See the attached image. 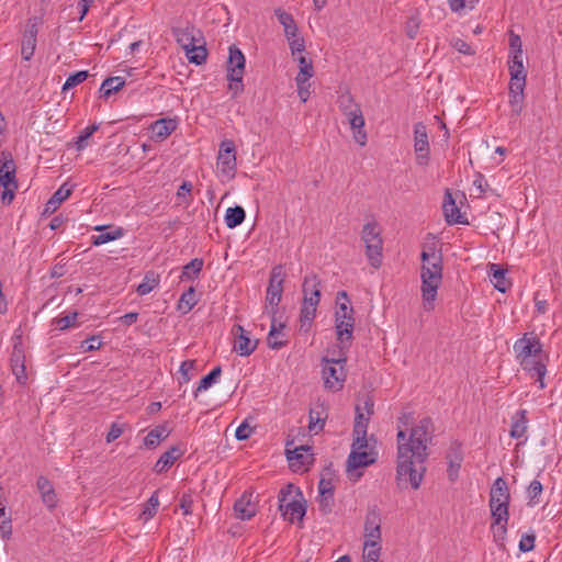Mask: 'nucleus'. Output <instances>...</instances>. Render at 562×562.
Returning <instances> with one entry per match:
<instances>
[{
  "label": "nucleus",
  "mask_w": 562,
  "mask_h": 562,
  "mask_svg": "<svg viewBox=\"0 0 562 562\" xmlns=\"http://www.w3.org/2000/svg\"><path fill=\"white\" fill-rule=\"evenodd\" d=\"M434 424L431 418H422L412 429L409 436L403 429L396 435V480L408 483L417 490L426 472L425 462L428 459V445L432 440Z\"/></svg>",
  "instance_id": "nucleus-1"
},
{
  "label": "nucleus",
  "mask_w": 562,
  "mask_h": 562,
  "mask_svg": "<svg viewBox=\"0 0 562 562\" xmlns=\"http://www.w3.org/2000/svg\"><path fill=\"white\" fill-rule=\"evenodd\" d=\"M510 493L504 477H497L490 491L488 506L492 516L491 530L493 539L499 547H504L509 519Z\"/></svg>",
  "instance_id": "nucleus-2"
},
{
  "label": "nucleus",
  "mask_w": 562,
  "mask_h": 562,
  "mask_svg": "<svg viewBox=\"0 0 562 562\" xmlns=\"http://www.w3.org/2000/svg\"><path fill=\"white\" fill-rule=\"evenodd\" d=\"M422 303L426 312L435 310L438 289L442 283V257L434 248L424 250L420 255Z\"/></svg>",
  "instance_id": "nucleus-3"
},
{
  "label": "nucleus",
  "mask_w": 562,
  "mask_h": 562,
  "mask_svg": "<svg viewBox=\"0 0 562 562\" xmlns=\"http://www.w3.org/2000/svg\"><path fill=\"white\" fill-rule=\"evenodd\" d=\"M322 283L319 278L311 273L304 277L302 284L303 301L300 311V329L308 331L316 316L317 306L321 301Z\"/></svg>",
  "instance_id": "nucleus-4"
},
{
  "label": "nucleus",
  "mask_w": 562,
  "mask_h": 562,
  "mask_svg": "<svg viewBox=\"0 0 562 562\" xmlns=\"http://www.w3.org/2000/svg\"><path fill=\"white\" fill-rule=\"evenodd\" d=\"M516 360L522 370L535 369L538 362L548 361L549 356L543 352L540 339L533 333H526L514 344Z\"/></svg>",
  "instance_id": "nucleus-5"
},
{
  "label": "nucleus",
  "mask_w": 562,
  "mask_h": 562,
  "mask_svg": "<svg viewBox=\"0 0 562 562\" xmlns=\"http://www.w3.org/2000/svg\"><path fill=\"white\" fill-rule=\"evenodd\" d=\"M338 307L335 314V328L337 340L340 341V351L347 350L350 346L355 326L353 308L349 305L348 295L345 291L337 294Z\"/></svg>",
  "instance_id": "nucleus-6"
},
{
  "label": "nucleus",
  "mask_w": 562,
  "mask_h": 562,
  "mask_svg": "<svg viewBox=\"0 0 562 562\" xmlns=\"http://www.w3.org/2000/svg\"><path fill=\"white\" fill-rule=\"evenodd\" d=\"M368 446L366 426L358 422L353 426L352 450L347 460L348 471L368 467L375 461L374 453L368 451Z\"/></svg>",
  "instance_id": "nucleus-7"
},
{
  "label": "nucleus",
  "mask_w": 562,
  "mask_h": 562,
  "mask_svg": "<svg viewBox=\"0 0 562 562\" xmlns=\"http://www.w3.org/2000/svg\"><path fill=\"white\" fill-rule=\"evenodd\" d=\"M178 44L184 50L186 57L190 63L201 65L206 60L207 50L201 32L193 26L187 27L178 33Z\"/></svg>",
  "instance_id": "nucleus-8"
},
{
  "label": "nucleus",
  "mask_w": 562,
  "mask_h": 562,
  "mask_svg": "<svg viewBox=\"0 0 562 562\" xmlns=\"http://www.w3.org/2000/svg\"><path fill=\"white\" fill-rule=\"evenodd\" d=\"M347 350H339L338 358H323V380L325 387L331 391H340L347 378L345 363L347 361Z\"/></svg>",
  "instance_id": "nucleus-9"
},
{
  "label": "nucleus",
  "mask_w": 562,
  "mask_h": 562,
  "mask_svg": "<svg viewBox=\"0 0 562 562\" xmlns=\"http://www.w3.org/2000/svg\"><path fill=\"white\" fill-rule=\"evenodd\" d=\"M361 239L366 245V255L370 265L375 269L379 268L382 263L383 240L378 223H367L362 228Z\"/></svg>",
  "instance_id": "nucleus-10"
},
{
  "label": "nucleus",
  "mask_w": 562,
  "mask_h": 562,
  "mask_svg": "<svg viewBox=\"0 0 562 562\" xmlns=\"http://www.w3.org/2000/svg\"><path fill=\"white\" fill-rule=\"evenodd\" d=\"M0 164V186L3 188L1 200L4 204H10L18 190L15 179L16 167L11 156L4 151L1 153Z\"/></svg>",
  "instance_id": "nucleus-11"
},
{
  "label": "nucleus",
  "mask_w": 562,
  "mask_h": 562,
  "mask_svg": "<svg viewBox=\"0 0 562 562\" xmlns=\"http://www.w3.org/2000/svg\"><path fill=\"white\" fill-rule=\"evenodd\" d=\"M236 166L234 143L232 140L222 142L216 162L218 173L229 180L235 176Z\"/></svg>",
  "instance_id": "nucleus-12"
},
{
  "label": "nucleus",
  "mask_w": 562,
  "mask_h": 562,
  "mask_svg": "<svg viewBox=\"0 0 562 562\" xmlns=\"http://www.w3.org/2000/svg\"><path fill=\"white\" fill-rule=\"evenodd\" d=\"M284 278L285 273L282 266H277L272 269L266 295L267 307L270 308L272 314L276 313L281 301Z\"/></svg>",
  "instance_id": "nucleus-13"
},
{
  "label": "nucleus",
  "mask_w": 562,
  "mask_h": 562,
  "mask_svg": "<svg viewBox=\"0 0 562 562\" xmlns=\"http://www.w3.org/2000/svg\"><path fill=\"white\" fill-rule=\"evenodd\" d=\"M414 150L416 154V162L420 166L428 165L430 147L427 127L423 122H418L414 125Z\"/></svg>",
  "instance_id": "nucleus-14"
},
{
  "label": "nucleus",
  "mask_w": 562,
  "mask_h": 562,
  "mask_svg": "<svg viewBox=\"0 0 562 562\" xmlns=\"http://www.w3.org/2000/svg\"><path fill=\"white\" fill-rule=\"evenodd\" d=\"M232 333L235 336L234 350L239 356L247 357L256 350L258 340L252 339L243 326L234 325Z\"/></svg>",
  "instance_id": "nucleus-15"
},
{
  "label": "nucleus",
  "mask_w": 562,
  "mask_h": 562,
  "mask_svg": "<svg viewBox=\"0 0 562 562\" xmlns=\"http://www.w3.org/2000/svg\"><path fill=\"white\" fill-rule=\"evenodd\" d=\"M310 450L308 446H300L293 450H286V458L293 471L304 472L308 469V465L313 462V456L310 453Z\"/></svg>",
  "instance_id": "nucleus-16"
},
{
  "label": "nucleus",
  "mask_w": 562,
  "mask_h": 562,
  "mask_svg": "<svg viewBox=\"0 0 562 562\" xmlns=\"http://www.w3.org/2000/svg\"><path fill=\"white\" fill-rule=\"evenodd\" d=\"M353 131V138L360 146H364L368 140L367 132L364 131V117L360 106L357 110L348 111L344 114Z\"/></svg>",
  "instance_id": "nucleus-17"
},
{
  "label": "nucleus",
  "mask_w": 562,
  "mask_h": 562,
  "mask_svg": "<svg viewBox=\"0 0 562 562\" xmlns=\"http://www.w3.org/2000/svg\"><path fill=\"white\" fill-rule=\"evenodd\" d=\"M334 485L330 480L324 477L318 483V506L323 514L331 513L334 508Z\"/></svg>",
  "instance_id": "nucleus-18"
},
{
  "label": "nucleus",
  "mask_w": 562,
  "mask_h": 562,
  "mask_svg": "<svg viewBox=\"0 0 562 562\" xmlns=\"http://www.w3.org/2000/svg\"><path fill=\"white\" fill-rule=\"evenodd\" d=\"M176 131V120L160 119L149 125L150 138L162 142Z\"/></svg>",
  "instance_id": "nucleus-19"
},
{
  "label": "nucleus",
  "mask_w": 562,
  "mask_h": 562,
  "mask_svg": "<svg viewBox=\"0 0 562 562\" xmlns=\"http://www.w3.org/2000/svg\"><path fill=\"white\" fill-rule=\"evenodd\" d=\"M12 373L15 375L16 381L21 384H24L27 380L26 369H25V357L21 347L14 346L11 358H10Z\"/></svg>",
  "instance_id": "nucleus-20"
},
{
  "label": "nucleus",
  "mask_w": 562,
  "mask_h": 562,
  "mask_svg": "<svg viewBox=\"0 0 562 562\" xmlns=\"http://www.w3.org/2000/svg\"><path fill=\"white\" fill-rule=\"evenodd\" d=\"M94 231L100 232V234L91 237L93 246H100L109 241L116 240L124 235V229L122 227H112L108 225L95 226Z\"/></svg>",
  "instance_id": "nucleus-21"
},
{
  "label": "nucleus",
  "mask_w": 562,
  "mask_h": 562,
  "mask_svg": "<svg viewBox=\"0 0 562 562\" xmlns=\"http://www.w3.org/2000/svg\"><path fill=\"white\" fill-rule=\"evenodd\" d=\"M528 418L527 411L519 409L512 416V425L509 430V436L514 439H527L526 434L528 430Z\"/></svg>",
  "instance_id": "nucleus-22"
},
{
  "label": "nucleus",
  "mask_w": 562,
  "mask_h": 562,
  "mask_svg": "<svg viewBox=\"0 0 562 562\" xmlns=\"http://www.w3.org/2000/svg\"><path fill=\"white\" fill-rule=\"evenodd\" d=\"M201 296L202 293L193 284H190L178 299V311L183 314L189 313L198 304Z\"/></svg>",
  "instance_id": "nucleus-23"
},
{
  "label": "nucleus",
  "mask_w": 562,
  "mask_h": 562,
  "mask_svg": "<svg viewBox=\"0 0 562 562\" xmlns=\"http://www.w3.org/2000/svg\"><path fill=\"white\" fill-rule=\"evenodd\" d=\"M204 266L202 258H193L190 262L186 263L181 273L178 276L179 283L193 282L199 279Z\"/></svg>",
  "instance_id": "nucleus-24"
},
{
  "label": "nucleus",
  "mask_w": 562,
  "mask_h": 562,
  "mask_svg": "<svg viewBox=\"0 0 562 562\" xmlns=\"http://www.w3.org/2000/svg\"><path fill=\"white\" fill-rule=\"evenodd\" d=\"M245 56L239 48L235 45L229 47V55L227 60V75L239 76L244 75L245 70Z\"/></svg>",
  "instance_id": "nucleus-25"
},
{
  "label": "nucleus",
  "mask_w": 562,
  "mask_h": 562,
  "mask_svg": "<svg viewBox=\"0 0 562 562\" xmlns=\"http://www.w3.org/2000/svg\"><path fill=\"white\" fill-rule=\"evenodd\" d=\"M37 27L32 24L25 31L21 43V55L24 60H30L36 47Z\"/></svg>",
  "instance_id": "nucleus-26"
},
{
  "label": "nucleus",
  "mask_w": 562,
  "mask_h": 562,
  "mask_svg": "<svg viewBox=\"0 0 562 562\" xmlns=\"http://www.w3.org/2000/svg\"><path fill=\"white\" fill-rule=\"evenodd\" d=\"M37 488L41 493V497L43 503L49 508L53 509L57 505V495L55 493L53 484L44 476H40L37 479Z\"/></svg>",
  "instance_id": "nucleus-27"
},
{
  "label": "nucleus",
  "mask_w": 562,
  "mask_h": 562,
  "mask_svg": "<svg viewBox=\"0 0 562 562\" xmlns=\"http://www.w3.org/2000/svg\"><path fill=\"white\" fill-rule=\"evenodd\" d=\"M443 214L448 224H465L456 201L452 199L451 193L447 192L446 200L443 202Z\"/></svg>",
  "instance_id": "nucleus-28"
},
{
  "label": "nucleus",
  "mask_w": 562,
  "mask_h": 562,
  "mask_svg": "<svg viewBox=\"0 0 562 562\" xmlns=\"http://www.w3.org/2000/svg\"><path fill=\"white\" fill-rule=\"evenodd\" d=\"M234 512L237 518L249 520L256 514V505L251 502L250 496L243 495L234 505Z\"/></svg>",
  "instance_id": "nucleus-29"
},
{
  "label": "nucleus",
  "mask_w": 562,
  "mask_h": 562,
  "mask_svg": "<svg viewBox=\"0 0 562 562\" xmlns=\"http://www.w3.org/2000/svg\"><path fill=\"white\" fill-rule=\"evenodd\" d=\"M381 513L376 506L368 508L364 519L363 535L366 533H381Z\"/></svg>",
  "instance_id": "nucleus-30"
},
{
  "label": "nucleus",
  "mask_w": 562,
  "mask_h": 562,
  "mask_svg": "<svg viewBox=\"0 0 562 562\" xmlns=\"http://www.w3.org/2000/svg\"><path fill=\"white\" fill-rule=\"evenodd\" d=\"M281 513L284 519L291 522H294L295 520L301 521L306 513V506L303 497L292 504H286V507L281 510Z\"/></svg>",
  "instance_id": "nucleus-31"
},
{
  "label": "nucleus",
  "mask_w": 562,
  "mask_h": 562,
  "mask_svg": "<svg viewBox=\"0 0 562 562\" xmlns=\"http://www.w3.org/2000/svg\"><path fill=\"white\" fill-rule=\"evenodd\" d=\"M302 497L303 495L299 487L294 486L292 483L286 484L279 493L280 512L286 507V504H292Z\"/></svg>",
  "instance_id": "nucleus-32"
},
{
  "label": "nucleus",
  "mask_w": 562,
  "mask_h": 562,
  "mask_svg": "<svg viewBox=\"0 0 562 562\" xmlns=\"http://www.w3.org/2000/svg\"><path fill=\"white\" fill-rule=\"evenodd\" d=\"M373 407H374L373 400L370 396H367L363 400L362 404H359L356 406L355 424L358 422H362V424L366 426V430H367L370 417L373 414Z\"/></svg>",
  "instance_id": "nucleus-33"
},
{
  "label": "nucleus",
  "mask_w": 562,
  "mask_h": 562,
  "mask_svg": "<svg viewBox=\"0 0 562 562\" xmlns=\"http://www.w3.org/2000/svg\"><path fill=\"white\" fill-rule=\"evenodd\" d=\"M125 85V78L123 77H109L106 78L100 87V92L103 98L108 99L113 93L120 91Z\"/></svg>",
  "instance_id": "nucleus-34"
},
{
  "label": "nucleus",
  "mask_w": 562,
  "mask_h": 562,
  "mask_svg": "<svg viewBox=\"0 0 562 562\" xmlns=\"http://www.w3.org/2000/svg\"><path fill=\"white\" fill-rule=\"evenodd\" d=\"M169 430L165 426H158L151 429L144 438V446L148 449H155L161 440L166 439Z\"/></svg>",
  "instance_id": "nucleus-35"
},
{
  "label": "nucleus",
  "mask_w": 562,
  "mask_h": 562,
  "mask_svg": "<svg viewBox=\"0 0 562 562\" xmlns=\"http://www.w3.org/2000/svg\"><path fill=\"white\" fill-rule=\"evenodd\" d=\"M491 282L495 289L502 293H505L510 285V282L505 277V270L501 269L497 265H491Z\"/></svg>",
  "instance_id": "nucleus-36"
},
{
  "label": "nucleus",
  "mask_w": 562,
  "mask_h": 562,
  "mask_svg": "<svg viewBox=\"0 0 562 562\" xmlns=\"http://www.w3.org/2000/svg\"><path fill=\"white\" fill-rule=\"evenodd\" d=\"M276 15L279 20V22L284 27V33L288 40H291L292 37H295L297 34V27L294 22L293 16L290 13H286L280 9L276 10Z\"/></svg>",
  "instance_id": "nucleus-37"
},
{
  "label": "nucleus",
  "mask_w": 562,
  "mask_h": 562,
  "mask_svg": "<svg viewBox=\"0 0 562 562\" xmlns=\"http://www.w3.org/2000/svg\"><path fill=\"white\" fill-rule=\"evenodd\" d=\"M246 217L245 210L241 206L228 207L225 214V223L228 228L240 225Z\"/></svg>",
  "instance_id": "nucleus-38"
},
{
  "label": "nucleus",
  "mask_w": 562,
  "mask_h": 562,
  "mask_svg": "<svg viewBox=\"0 0 562 562\" xmlns=\"http://www.w3.org/2000/svg\"><path fill=\"white\" fill-rule=\"evenodd\" d=\"M508 70L510 76H527L524 66V53H510L508 60Z\"/></svg>",
  "instance_id": "nucleus-39"
},
{
  "label": "nucleus",
  "mask_w": 562,
  "mask_h": 562,
  "mask_svg": "<svg viewBox=\"0 0 562 562\" xmlns=\"http://www.w3.org/2000/svg\"><path fill=\"white\" fill-rule=\"evenodd\" d=\"M221 374V367H215L207 375L200 380L199 385L193 393L194 396L196 397L200 392L209 390L218 380Z\"/></svg>",
  "instance_id": "nucleus-40"
},
{
  "label": "nucleus",
  "mask_w": 562,
  "mask_h": 562,
  "mask_svg": "<svg viewBox=\"0 0 562 562\" xmlns=\"http://www.w3.org/2000/svg\"><path fill=\"white\" fill-rule=\"evenodd\" d=\"M284 328V324L278 323L273 319L271 324V328L268 335V346L272 349H280L283 347L286 341L277 340L276 336H282V329Z\"/></svg>",
  "instance_id": "nucleus-41"
},
{
  "label": "nucleus",
  "mask_w": 562,
  "mask_h": 562,
  "mask_svg": "<svg viewBox=\"0 0 562 562\" xmlns=\"http://www.w3.org/2000/svg\"><path fill=\"white\" fill-rule=\"evenodd\" d=\"M178 372L181 375L183 382H189L195 378L199 373V367L196 360H186L180 364Z\"/></svg>",
  "instance_id": "nucleus-42"
},
{
  "label": "nucleus",
  "mask_w": 562,
  "mask_h": 562,
  "mask_svg": "<svg viewBox=\"0 0 562 562\" xmlns=\"http://www.w3.org/2000/svg\"><path fill=\"white\" fill-rule=\"evenodd\" d=\"M176 452V447H171L164 456H161L155 464V471L157 473H161L171 467L176 460L173 453Z\"/></svg>",
  "instance_id": "nucleus-43"
},
{
  "label": "nucleus",
  "mask_w": 562,
  "mask_h": 562,
  "mask_svg": "<svg viewBox=\"0 0 562 562\" xmlns=\"http://www.w3.org/2000/svg\"><path fill=\"white\" fill-rule=\"evenodd\" d=\"M296 60H297L299 67H300V71H299L296 78H305V79L312 78L314 75L312 60L306 58L303 55H300L296 58Z\"/></svg>",
  "instance_id": "nucleus-44"
},
{
  "label": "nucleus",
  "mask_w": 562,
  "mask_h": 562,
  "mask_svg": "<svg viewBox=\"0 0 562 562\" xmlns=\"http://www.w3.org/2000/svg\"><path fill=\"white\" fill-rule=\"evenodd\" d=\"M0 532L3 539H9L12 535L11 517L7 515L5 507L0 504Z\"/></svg>",
  "instance_id": "nucleus-45"
},
{
  "label": "nucleus",
  "mask_w": 562,
  "mask_h": 562,
  "mask_svg": "<svg viewBox=\"0 0 562 562\" xmlns=\"http://www.w3.org/2000/svg\"><path fill=\"white\" fill-rule=\"evenodd\" d=\"M360 106L353 99L350 92H344L338 98V108L342 114L348 111L357 110Z\"/></svg>",
  "instance_id": "nucleus-46"
},
{
  "label": "nucleus",
  "mask_w": 562,
  "mask_h": 562,
  "mask_svg": "<svg viewBox=\"0 0 562 562\" xmlns=\"http://www.w3.org/2000/svg\"><path fill=\"white\" fill-rule=\"evenodd\" d=\"M88 77L89 72L87 70H81L70 75L63 86V91H67L75 88L76 86L82 83Z\"/></svg>",
  "instance_id": "nucleus-47"
},
{
  "label": "nucleus",
  "mask_w": 562,
  "mask_h": 562,
  "mask_svg": "<svg viewBox=\"0 0 562 562\" xmlns=\"http://www.w3.org/2000/svg\"><path fill=\"white\" fill-rule=\"evenodd\" d=\"M192 183L190 181H183L181 186L178 189V206L180 205H188L191 198V191H192Z\"/></svg>",
  "instance_id": "nucleus-48"
},
{
  "label": "nucleus",
  "mask_w": 562,
  "mask_h": 562,
  "mask_svg": "<svg viewBox=\"0 0 562 562\" xmlns=\"http://www.w3.org/2000/svg\"><path fill=\"white\" fill-rule=\"evenodd\" d=\"M542 484L540 481L538 480H533L530 482L528 488H527V495H528V498H529V505H536L539 503V499L538 497L541 495L542 493Z\"/></svg>",
  "instance_id": "nucleus-49"
},
{
  "label": "nucleus",
  "mask_w": 562,
  "mask_h": 562,
  "mask_svg": "<svg viewBox=\"0 0 562 562\" xmlns=\"http://www.w3.org/2000/svg\"><path fill=\"white\" fill-rule=\"evenodd\" d=\"M527 76H510L509 81V95L510 94H524L526 87Z\"/></svg>",
  "instance_id": "nucleus-50"
},
{
  "label": "nucleus",
  "mask_w": 562,
  "mask_h": 562,
  "mask_svg": "<svg viewBox=\"0 0 562 562\" xmlns=\"http://www.w3.org/2000/svg\"><path fill=\"white\" fill-rule=\"evenodd\" d=\"M526 371L530 374V376L537 378L536 381L538 382L540 389L546 387L544 376L547 373V361L538 362V364L535 366V369Z\"/></svg>",
  "instance_id": "nucleus-51"
},
{
  "label": "nucleus",
  "mask_w": 562,
  "mask_h": 562,
  "mask_svg": "<svg viewBox=\"0 0 562 562\" xmlns=\"http://www.w3.org/2000/svg\"><path fill=\"white\" fill-rule=\"evenodd\" d=\"M325 419L322 417V414L318 412H315L314 409H311L310 412V423H308V429L311 431H314L317 434L324 428Z\"/></svg>",
  "instance_id": "nucleus-52"
},
{
  "label": "nucleus",
  "mask_w": 562,
  "mask_h": 562,
  "mask_svg": "<svg viewBox=\"0 0 562 562\" xmlns=\"http://www.w3.org/2000/svg\"><path fill=\"white\" fill-rule=\"evenodd\" d=\"M308 80L310 79H305V78H295L296 86H297V94L302 102H306L311 94V91H310L311 85L308 83Z\"/></svg>",
  "instance_id": "nucleus-53"
},
{
  "label": "nucleus",
  "mask_w": 562,
  "mask_h": 562,
  "mask_svg": "<svg viewBox=\"0 0 562 562\" xmlns=\"http://www.w3.org/2000/svg\"><path fill=\"white\" fill-rule=\"evenodd\" d=\"M382 547H363V562H379Z\"/></svg>",
  "instance_id": "nucleus-54"
},
{
  "label": "nucleus",
  "mask_w": 562,
  "mask_h": 562,
  "mask_svg": "<svg viewBox=\"0 0 562 562\" xmlns=\"http://www.w3.org/2000/svg\"><path fill=\"white\" fill-rule=\"evenodd\" d=\"M77 316H78L77 313H70V314H68L66 316L57 318L55 321L56 322V327L59 330H65V329H67L69 327L75 326L76 321H77Z\"/></svg>",
  "instance_id": "nucleus-55"
},
{
  "label": "nucleus",
  "mask_w": 562,
  "mask_h": 562,
  "mask_svg": "<svg viewBox=\"0 0 562 562\" xmlns=\"http://www.w3.org/2000/svg\"><path fill=\"white\" fill-rule=\"evenodd\" d=\"M97 130L98 125H90L81 132L76 142V147L78 150H82L86 147V142Z\"/></svg>",
  "instance_id": "nucleus-56"
},
{
  "label": "nucleus",
  "mask_w": 562,
  "mask_h": 562,
  "mask_svg": "<svg viewBox=\"0 0 562 562\" xmlns=\"http://www.w3.org/2000/svg\"><path fill=\"white\" fill-rule=\"evenodd\" d=\"M451 46L458 50L459 53L461 54H464V55H474V50L472 49V47L465 42L463 41L462 38H459V37H454L451 40L450 42Z\"/></svg>",
  "instance_id": "nucleus-57"
},
{
  "label": "nucleus",
  "mask_w": 562,
  "mask_h": 562,
  "mask_svg": "<svg viewBox=\"0 0 562 562\" xmlns=\"http://www.w3.org/2000/svg\"><path fill=\"white\" fill-rule=\"evenodd\" d=\"M524 94H510L509 95V105L512 109V113L515 115H519L524 108Z\"/></svg>",
  "instance_id": "nucleus-58"
},
{
  "label": "nucleus",
  "mask_w": 562,
  "mask_h": 562,
  "mask_svg": "<svg viewBox=\"0 0 562 562\" xmlns=\"http://www.w3.org/2000/svg\"><path fill=\"white\" fill-rule=\"evenodd\" d=\"M476 2L477 0H448L449 7L453 12H460L465 8L473 9Z\"/></svg>",
  "instance_id": "nucleus-59"
},
{
  "label": "nucleus",
  "mask_w": 562,
  "mask_h": 562,
  "mask_svg": "<svg viewBox=\"0 0 562 562\" xmlns=\"http://www.w3.org/2000/svg\"><path fill=\"white\" fill-rule=\"evenodd\" d=\"M158 505H159V503H158L157 496L156 495H151V497L147 502L146 507L144 508V510L142 513V516L145 519L151 518L155 515Z\"/></svg>",
  "instance_id": "nucleus-60"
},
{
  "label": "nucleus",
  "mask_w": 562,
  "mask_h": 562,
  "mask_svg": "<svg viewBox=\"0 0 562 562\" xmlns=\"http://www.w3.org/2000/svg\"><path fill=\"white\" fill-rule=\"evenodd\" d=\"M536 536L533 533L522 535L519 541V550L522 552H529L535 547Z\"/></svg>",
  "instance_id": "nucleus-61"
},
{
  "label": "nucleus",
  "mask_w": 562,
  "mask_h": 562,
  "mask_svg": "<svg viewBox=\"0 0 562 562\" xmlns=\"http://www.w3.org/2000/svg\"><path fill=\"white\" fill-rule=\"evenodd\" d=\"M156 285V280L146 276L143 282L137 286V293L139 295H146L153 291Z\"/></svg>",
  "instance_id": "nucleus-62"
},
{
  "label": "nucleus",
  "mask_w": 562,
  "mask_h": 562,
  "mask_svg": "<svg viewBox=\"0 0 562 562\" xmlns=\"http://www.w3.org/2000/svg\"><path fill=\"white\" fill-rule=\"evenodd\" d=\"M124 431V425L122 424H117V423H113L110 427V430L105 437V440L108 443L116 440L119 437L122 436Z\"/></svg>",
  "instance_id": "nucleus-63"
},
{
  "label": "nucleus",
  "mask_w": 562,
  "mask_h": 562,
  "mask_svg": "<svg viewBox=\"0 0 562 562\" xmlns=\"http://www.w3.org/2000/svg\"><path fill=\"white\" fill-rule=\"evenodd\" d=\"M289 41L290 49L293 56L296 54H301L305 49L304 40L302 37H299L297 35L295 37H292Z\"/></svg>",
  "instance_id": "nucleus-64"
}]
</instances>
